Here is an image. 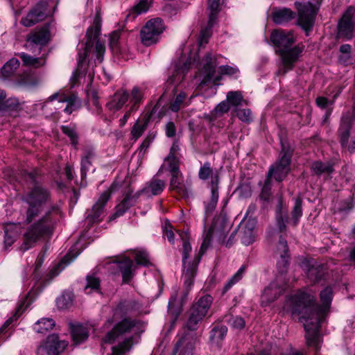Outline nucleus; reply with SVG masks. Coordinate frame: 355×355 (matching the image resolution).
<instances>
[{
	"label": "nucleus",
	"mask_w": 355,
	"mask_h": 355,
	"mask_svg": "<svg viewBox=\"0 0 355 355\" xmlns=\"http://www.w3.org/2000/svg\"><path fill=\"white\" fill-rule=\"evenodd\" d=\"M355 13L354 7H349L343 15L342 18L338 23V35L340 37H345L349 40L352 37L354 31V24L352 17Z\"/></svg>",
	"instance_id": "obj_18"
},
{
	"label": "nucleus",
	"mask_w": 355,
	"mask_h": 355,
	"mask_svg": "<svg viewBox=\"0 0 355 355\" xmlns=\"http://www.w3.org/2000/svg\"><path fill=\"white\" fill-rule=\"evenodd\" d=\"M216 173L219 175L218 171L214 173L211 164L209 162H206L199 169L198 178L200 180L205 181L208 180L209 177L211 178Z\"/></svg>",
	"instance_id": "obj_46"
},
{
	"label": "nucleus",
	"mask_w": 355,
	"mask_h": 355,
	"mask_svg": "<svg viewBox=\"0 0 355 355\" xmlns=\"http://www.w3.org/2000/svg\"><path fill=\"white\" fill-rule=\"evenodd\" d=\"M245 270V266H242L239 270L228 280V282L225 284L223 289V294L227 292L233 285H234L236 282L240 281L243 277V272Z\"/></svg>",
	"instance_id": "obj_48"
},
{
	"label": "nucleus",
	"mask_w": 355,
	"mask_h": 355,
	"mask_svg": "<svg viewBox=\"0 0 355 355\" xmlns=\"http://www.w3.org/2000/svg\"><path fill=\"white\" fill-rule=\"evenodd\" d=\"M212 302L213 297L209 295H205L193 304L189 311L188 319L184 328L191 331L197 330L199 323L207 315Z\"/></svg>",
	"instance_id": "obj_9"
},
{
	"label": "nucleus",
	"mask_w": 355,
	"mask_h": 355,
	"mask_svg": "<svg viewBox=\"0 0 355 355\" xmlns=\"http://www.w3.org/2000/svg\"><path fill=\"white\" fill-rule=\"evenodd\" d=\"M71 329L73 340L76 345L80 344L88 338L87 329L82 324H73L71 327Z\"/></svg>",
	"instance_id": "obj_35"
},
{
	"label": "nucleus",
	"mask_w": 355,
	"mask_h": 355,
	"mask_svg": "<svg viewBox=\"0 0 355 355\" xmlns=\"http://www.w3.org/2000/svg\"><path fill=\"white\" fill-rule=\"evenodd\" d=\"M165 187L166 182L164 180L154 177L146 183L144 187L146 196L147 197L158 196L162 193Z\"/></svg>",
	"instance_id": "obj_27"
},
{
	"label": "nucleus",
	"mask_w": 355,
	"mask_h": 355,
	"mask_svg": "<svg viewBox=\"0 0 355 355\" xmlns=\"http://www.w3.org/2000/svg\"><path fill=\"white\" fill-rule=\"evenodd\" d=\"M255 227V221L249 220L243 228V236L241 242L245 245H251L255 240L254 229Z\"/></svg>",
	"instance_id": "obj_32"
},
{
	"label": "nucleus",
	"mask_w": 355,
	"mask_h": 355,
	"mask_svg": "<svg viewBox=\"0 0 355 355\" xmlns=\"http://www.w3.org/2000/svg\"><path fill=\"white\" fill-rule=\"evenodd\" d=\"M55 322L51 318H42L34 324V330L39 334H46L55 326Z\"/></svg>",
	"instance_id": "obj_41"
},
{
	"label": "nucleus",
	"mask_w": 355,
	"mask_h": 355,
	"mask_svg": "<svg viewBox=\"0 0 355 355\" xmlns=\"http://www.w3.org/2000/svg\"><path fill=\"white\" fill-rule=\"evenodd\" d=\"M5 248L10 247L16 241L20 230L19 223H8L3 225Z\"/></svg>",
	"instance_id": "obj_24"
},
{
	"label": "nucleus",
	"mask_w": 355,
	"mask_h": 355,
	"mask_svg": "<svg viewBox=\"0 0 355 355\" xmlns=\"http://www.w3.org/2000/svg\"><path fill=\"white\" fill-rule=\"evenodd\" d=\"M20 175L31 186L24 194L21 200L27 205L25 211L24 223L29 225L23 234V242L20 250L26 252L33 248L37 242L51 238L62 215L58 204H51L38 219L44 207L51 202L52 194L50 189L41 182V173L38 169L31 171H20Z\"/></svg>",
	"instance_id": "obj_1"
},
{
	"label": "nucleus",
	"mask_w": 355,
	"mask_h": 355,
	"mask_svg": "<svg viewBox=\"0 0 355 355\" xmlns=\"http://www.w3.org/2000/svg\"><path fill=\"white\" fill-rule=\"evenodd\" d=\"M245 270V266H242L239 270L228 280V282L225 284L223 289V294L227 292L233 285H234L236 282L240 281L243 277V272Z\"/></svg>",
	"instance_id": "obj_47"
},
{
	"label": "nucleus",
	"mask_w": 355,
	"mask_h": 355,
	"mask_svg": "<svg viewBox=\"0 0 355 355\" xmlns=\"http://www.w3.org/2000/svg\"><path fill=\"white\" fill-rule=\"evenodd\" d=\"M48 99L49 101L58 99L59 103H66L67 105L64 111L69 114L78 110L81 106V101L75 94L55 93L50 96Z\"/></svg>",
	"instance_id": "obj_21"
},
{
	"label": "nucleus",
	"mask_w": 355,
	"mask_h": 355,
	"mask_svg": "<svg viewBox=\"0 0 355 355\" xmlns=\"http://www.w3.org/2000/svg\"><path fill=\"white\" fill-rule=\"evenodd\" d=\"M166 160L168 162V170L173 173L178 174L180 171L179 168V159L177 156H173L172 155H168Z\"/></svg>",
	"instance_id": "obj_57"
},
{
	"label": "nucleus",
	"mask_w": 355,
	"mask_h": 355,
	"mask_svg": "<svg viewBox=\"0 0 355 355\" xmlns=\"http://www.w3.org/2000/svg\"><path fill=\"white\" fill-rule=\"evenodd\" d=\"M162 96H161L156 104L154 105L150 113L148 114L146 119L142 123H140L139 121H137L133 125L132 130H131V135L132 137V139L136 141L137 139H139L145 130L146 129L148 123L150 120H159L161 118H162L165 114V109L164 107H162L161 101H162Z\"/></svg>",
	"instance_id": "obj_13"
},
{
	"label": "nucleus",
	"mask_w": 355,
	"mask_h": 355,
	"mask_svg": "<svg viewBox=\"0 0 355 355\" xmlns=\"http://www.w3.org/2000/svg\"><path fill=\"white\" fill-rule=\"evenodd\" d=\"M164 30L163 20L160 18L148 21L140 31L141 43L146 46L156 44Z\"/></svg>",
	"instance_id": "obj_11"
},
{
	"label": "nucleus",
	"mask_w": 355,
	"mask_h": 355,
	"mask_svg": "<svg viewBox=\"0 0 355 355\" xmlns=\"http://www.w3.org/2000/svg\"><path fill=\"white\" fill-rule=\"evenodd\" d=\"M282 150L278 160L272 165L268 172L267 176L273 177L277 182L283 181L291 170V162L294 149L287 142L281 140Z\"/></svg>",
	"instance_id": "obj_8"
},
{
	"label": "nucleus",
	"mask_w": 355,
	"mask_h": 355,
	"mask_svg": "<svg viewBox=\"0 0 355 355\" xmlns=\"http://www.w3.org/2000/svg\"><path fill=\"white\" fill-rule=\"evenodd\" d=\"M196 342V334L184 330L175 345L174 354L179 353L180 355H193Z\"/></svg>",
	"instance_id": "obj_14"
},
{
	"label": "nucleus",
	"mask_w": 355,
	"mask_h": 355,
	"mask_svg": "<svg viewBox=\"0 0 355 355\" xmlns=\"http://www.w3.org/2000/svg\"><path fill=\"white\" fill-rule=\"evenodd\" d=\"M18 56L21 59L24 65L39 67L44 64V60L42 58H34L25 53H18Z\"/></svg>",
	"instance_id": "obj_43"
},
{
	"label": "nucleus",
	"mask_w": 355,
	"mask_h": 355,
	"mask_svg": "<svg viewBox=\"0 0 355 355\" xmlns=\"http://www.w3.org/2000/svg\"><path fill=\"white\" fill-rule=\"evenodd\" d=\"M327 270V266L324 263L309 262L307 264L306 275L311 282H317L324 277Z\"/></svg>",
	"instance_id": "obj_23"
},
{
	"label": "nucleus",
	"mask_w": 355,
	"mask_h": 355,
	"mask_svg": "<svg viewBox=\"0 0 355 355\" xmlns=\"http://www.w3.org/2000/svg\"><path fill=\"white\" fill-rule=\"evenodd\" d=\"M95 156L94 149L92 147H87L83 150V154L81 157L80 176L84 180L87 176V171L92 166V160Z\"/></svg>",
	"instance_id": "obj_28"
},
{
	"label": "nucleus",
	"mask_w": 355,
	"mask_h": 355,
	"mask_svg": "<svg viewBox=\"0 0 355 355\" xmlns=\"http://www.w3.org/2000/svg\"><path fill=\"white\" fill-rule=\"evenodd\" d=\"M295 13L288 8H276L272 13V21L275 24L282 25L293 19Z\"/></svg>",
	"instance_id": "obj_25"
},
{
	"label": "nucleus",
	"mask_w": 355,
	"mask_h": 355,
	"mask_svg": "<svg viewBox=\"0 0 355 355\" xmlns=\"http://www.w3.org/2000/svg\"><path fill=\"white\" fill-rule=\"evenodd\" d=\"M302 216V201L300 198L295 200V204L291 211V222L293 226H296Z\"/></svg>",
	"instance_id": "obj_42"
},
{
	"label": "nucleus",
	"mask_w": 355,
	"mask_h": 355,
	"mask_svg": "<svg viewBox=\"0 0 355 355\" xmlns=\"http://www.w3.org/2000/svg\"><path fill=\"white\" fill-rule=\"evenodd\" d=\"M87 97L92 101L94 106L97 109V114H100L102 112V108L99 104L98 92L94 89L87 90Z\"/></svg>",
	"instance_id": "obj_60"
},
{
	"label": "nucleus",
	"mask_w": 355,
	"mask_h": 355,
	"mask_svg": "<svg viewBox=\"0 0 355 355\" xmlns=\"http://www.w3.org/2000/svg\"><path fill=\"white\" fill-rule=\"evenodd\" d=\"M60 129L63 134L69 138L71 145L76 148L78 144L79 137L76 125H61Z\"/></svg>",
	"instance_id": "obj_40"
},
{
	"label": "nucleus",
	"mask_w": 355,
	"mask_h": 355,
	"mask_svg": "<svg viewBox=\"0 0 355 355\" xmlns=\"http://www.w3.org/2000/svg\"><path fill=\"white\" fill-rule=\"evenodd\" d=\"M44 344L48 347L51 355H59L68 345L67 342L60 340L55 334L49 336Z\"/></svg>",
	"instance_id": "obj_26"
},
{
	"label": "nucleus",
	"mask_w": 355,
	"mask_h": 355,
	"mask_svg": "<svg viewBox=\"0 0 355 355\" xmlns=\"http://www.w3.org/2000/svg\"><path fill=\"white\" fill-rule=\"evenodd\" d=\"M283 288L278 287L275 282L271 283L263 292L262 299L271 302L275 301L282 293Z\"/></svg>",
	"instance_id": "obj_34"
},
{
	"label": "nucleus",
	"mask_w": 355,
	"mask_h": 355,
	"mask_svg": "<svg viewBox=\"0 0 355 355\" xmlns=\"http://www.w3.org/2000/svg\"><path fill=\"white\" fill-rule=\"evenodd\" d=\"M99 33L100 28L97 25L88 28L86 33L87 41L83 51L80 50L78 52V66L72 76L74 83L78 82L80 76L88 75L90 79L92 78L94 72L93 69H91L89 64L86 62V58L94 44H96V60L98 63L102 62L103 60V55L105 49L104 44H101L98 40Z\"/></svg>",
	"instance_id": "obj_5"
},
{
	"label": "nucleus",
	"mask_w": 355,
	"mask_h": 355,
	"mask_svg": "<svg viewBox=\"0 0 355 355\" xmlns=\"http://www.w3.org/2000/svg\"><path fill=\"white\" fill-rule=\"evenodd\" d=\"M207 10L209 11L208 18L211 21L214 19H218V15L220 11V0H208Z\"/></svg>",
	"instance_id": "obj_49"
},
{
	"label": "nucleus",
	"mask_w": 355,
	"mask_h": 355,
	"mask_svg": "<svg viewBox=\"0 0 355 355\" xmlns=\"http://www.w3.org/2000/svg\"><path fill=\"white\" fill-rule=\"evenodd\" d=\"M220 178L217 173L211 177V180L209 183V187L211 190L210 199L205 202V217L207 219L211 216L216 209L218 200V184Z\"/></svg>",
	"instance_id": "obj_17"
},
{
	"label": "nucleus",
	"mask_w": 355,
	"mask_h": 355,
	"mask_svg": "<svg viewBox=\"0 0 355 355\" xmlns=\"http://www.w3.org/2000/svg\"><path fill=\"white\" fill-rule=\"evenodd\" d=\"M354 121H355V116L353 117L350 112L345 113L341 117L338 135L343 148L347 146Z\"/></svg>",
	"instance_id": "obj_19"
},
{
	"label": "nucleus",
	"mask_w": 355,
	"mask_h": 355,
	"mask_svg": "<svg viewBox=\"0 0 355 355\" xmlns=\"http://www.w3.org/2000/svg\"><path fill=\"white\" fill-rule=\"evenodd\" d=\"M230 109V105L225 101H223L218 103L212 112V114L215 119L222 116L224 114L227 113Z\"/></svg>",
	"instance_id": "obj_52"
},
{
	"label": "nucleus",
	"mask_w": 355,
	"mask_h": 355,
	"mask_svg": "<svg viewBox=\"0 0 355 355\" xmlns=\"http://www.w3.org/2000/svg\"><path fill=\"white\" fill-rule=\"evenodd\" d=\"M135 203L132 201L130 193L125 191L124 198L122 201L116 206L115 212L110 216V220H114L116 218L123 216L131 207Z\"/></svg>",
	"instance_id": "obj_29"
},
{
	"label": "nucleus",
	"mask_w": 355,
	"mask_h": 355,
	"mask_svg": "<svg viewBox=\"0 0 355 355\" xmlns=\"http://www.w3.org/2000/svg\"><path fill=\"white\" fill-rule=\"evenodd\" d=\"M271 178L267 176L260 194L261 199L264 201H268L271 196Z\"/></svg>",
	"instance_id": "obj_55"
},
{
	"label": "nucleus",
	"mask_w": 355,
	"mask_h": 355,
	"mask_svg": "<svg viewBox=\"0 0 355 355\" xmlns=\"http://www.w3.org/2000/svg\"><path fill=\"white\" fill-rule=\"evenodd\" d=\"M142 101V92L138 87H135L131 92V102L132 105L130 107L137 110L139 105Z\"/></svg>",
	"instance_id": "obj_53"
},
{
	"label": "nucleus",
	"mask_w": 355,
	"mask_h": 355,
	"mask_svg": "<svg viewBox=\"0 0 355 355\" xmlns=\"http://www.w3.org/2000/svg\"><path fill=\"white\" fill-rule=\"evenodd\" d=\"M226 101L234 109H239V106L247 105L248 101L244 99L241 91H230L227 93Z\"/></svg>",
	"instance_id": "obj_33"
},
{
	"label": "nucleus",
	"mask_w": 355,
	"mask_h": 355,
	"mask_svg": "<svg viewBox=\"0 0 355 355\" xmlns=\"http://www.w3.org/2000/svg\"><path fill=\"white\" fill-rule=\"evenodd\" d=\"M45 252L46 251L40 252L35 263V269L33 275L34 278L36 279L37 281H39L41 279V275L39 273L38 270L44 262Z\"/></svg>",
	"instance_id": "obj_61"
},
{
	"label": "nucleus",
	"mask_w": 355,
	"mask_h": 355,
	"mask_svg": "<svg viewBox=\"0 0 355 355\" xmlns=\"http://www.w3.org/2000/svg\"><path fill=\"white\" fill-rule=\"evenodd\" d=\"M207 25L202 29L200 35V44H207L208 39L210 37L212 33V28L216 23L217 20L214 19L211 21L210 18H208Z\"/></svg>",
	"instance_id": "obj_45"
},
{
	"label": "nucleus",
	"mask_w": 355,
	"mask_h": 355,
	"mask_svg": "<svg viewBox=\"0 0 355 355\" xmlns=\"http://www.w3.org/2000/svg\"><path fill=\"white\" fill-rule=\"evenodd\" d=\"M49 14L48 3L41 1L36 4L25 17L21 19V23L26 27H31L44 20Z\"/></svg>",
	"instance_id": "obj_15"
},
{
	"label": "nucleus",
	"mask_w": 355,
	"mask_h": 355,
	"mask_svg": "<svg viewBox=\"0 0 355 355\" xmlns=\"http://www.w3.org/2000/svg\"><path fill=\"white\" fill-rule=\"evenodd\" d=\"M135 261L137 265L148 266L150 265L148 253L144 250H134Z\"/></svg>",
	"instance_id": "obj_50"
},
{
	"label": "nucleus",
	"mask_w": 355,
	"mask_h": 355,
	"mask_svg": "<svg viewBox=\"0 0 355 355\" xmlns=\"http://www.w3.org/2000/svg\"><path fill=\"white\" fill-rule=\"evenodd\" d=\"M214 230L215 227L214 225H212L209 228L208 232L207 233L203 240V242L202 243L198 254L195 257L192 261H189L188 263H187L186 261L189 257V254L191 251V246L188 241H183L182 264L184 270L182 274V279L184 281V288L181 300L182 303H184V301L187 300V296L193 286L194 278L197 273L198 264L200 261L202 256L203 255V254L210 245L211 235L214 233Z\"/></svg>",
	"instance_id": "obj_4"
},
{
	"label": "nucleus",
	"mask_w": 355,
	"mask_h": 355,
	"mask_svg": "<svg viewBox=\"0 0 355 355\" xmlns=\"http://www.w3.org/2000/svg\"><path fill=\"white\" fill-rule=\"evenodd\" d=\"M19 106V102L16 98L4 99L3 104L0 105V111H10L16 110Z\"/></svg>",
	"instance_id": "obj_58"
},
{
	"label": "nucleus",
	"mask_w": 355,
	"mask_h": 355,
	"mask_svg": "<svg viewBox=\"0 0 355 355\" xmlns=\"http://www.w3.org/2000/svg\"><path fill=\"white\" fill-rule=\"evenodd\" d=\"M19 67V61L17 58H11L1 69V73L4 78L12 76Z\"/></svg>",
	"instance_id": "obj_39"
},
{
	"label": "nucleus",
	"mask_w": 355,
	"mask_h": 355,
	"mask_svg": "<svg viewBox=\"0 0 355 355\" xmlns=\"http://www.w3.org/2000/svg\"><path fill=\"white\" fill-rule=\"evenodd\" d=\"M333 297V289L327 286L320 291L321 304L316 302L315 296L313 293L305 291H298L289 296L286 300V306L291 314L301 315L300 320L304 322L309 346L318 347L320 324L330 309Z\"/></svg>",
	"instance_id": "obj_2"
},
{
	"label": "nucleus",
	"mask_w": 355,
	"mask_h": 355,
	"mask_svg": "<svg viewBox=\"0 0 355 355\" xmlns=\"http://www.w3.org/2000/svg\"><path fill=\"white\" fill-rule=\"evenodd\" d=\"M138 321L130 318H125L116 323L111 331L105 336L103 340L112 343L116 339H123L118 345L112 347L111 355H122L133 345L134 335L137 333Z\"/></svg>",
	"instance_id": "obj_7"
},
{
	"label": "nucleus",
	"mask_w": 355,
	"mask_h": 355,
	"mask_svg": "<svg viewBox=\"0 0 355 355\" xmlns=\"http://www.w3.org/2000/svg\"><path fill=\"white\" fill-rule=\"evenodd\" d=\"M87 284L85 286V291L86 293H89L90 291H98L100 289V279L94 274L88 275L86 277Z\"/></svg>",
	"instance_id": "obj_44"
},
{
	"label": "nucleus",
	"mask_w": 355,
	"mask_h": 355,
	"mask_svg": "<svg viewBox=\"0 0 355 355\" xmlns=\"http://www.w3.org/2000/svg\"><path fill=\"white\" fill-rule=\"evenodd\" d=\"M72 250H70L60 261L58 264V267L63 269L67 265L70 263L78 255L79 253H76L75 254L71 255Z\"/></svg>",
	"instance_id": "obj_64"
},
{
	"label": "nucleus",
	"mask_w": 355,
	"mask_h": 355,
	"mask_svg": "<svg viewBox=\"0 0 355 355\" xmlns=\"http://www.w3.org/2000/svg\"><path fill=\"white\" fill-rule=\"evenodd\" d=\"M49 39V31L47 28L44 27L40 31L32 33L28 37V41L34 44L43 46L48 43Z\"/></svg>",
	"instance_id": "obj_31"
},
{
	"label": "nucleus",
	"mask_w": 355,
	"mask_h": 355,
	"mask_svg": "<svg viewBox=\"0 0 355 355\" xmlns=\"http://www.w3.org/2000/svg\"><path fill=\"white\" fill-rule=\"evenodd\" d=\"M216 58L212 57L211 54H207L205 58V63L203 66V72L205 75L199 85L200 87L202 88L204 85L209 83L218 85V82L221 80V76L220 75L216 74Z\"/></svg>",
	"instance_id": "obj_16"
},
{
	"label": "nucleus",
	"mask_w": 355,
	"mask_h": 355,
	"mask_svg": "<svg viewBox=\"0 0 355 355\" xmlns=\"http://www.w3.org/2000/svg\"><path fill=\"white\" fill-rule=\"evenodd\" d=\"M270 41L278 50L279 63L277 73L284 76L287 72L295 67L300 60L304 49L302 43L292 46L295 39L291 32H286L282 29L275 30L270 35Z\"/></svg>",
	"instance_id": "obj_3"
},
{
	"label": "nucleus",
	"mask_w": 355,
	"mask_h": 355,
	"mask_svg": "<svg viewBox=\"0 0 355 355\" xmlns=\"http://www.w3.org/2000/svg\"><path fill=\"white\" fill-rule=\"evenodd\" d=\"M163 236H166L168 241L171 243H175V234L173 231V226L168 220H166L162 227Z\"/></svg>",
	"instance_id": "obj_56"
},
{
	"label": "nucleus",
	"mask_w": 355,
	"mask_h": 355,
	"mask_svg": "<svg viewBox=\"0 0 355 355\" xmlns=\"http://www.w3.org/2000/svg\"><path fill=\"white\" fill-rule=\"evenodd\" d=\"M227 328L225 325H217L210 331L209 340L213 343L219 345L227 335Z\"/></svg>",
	"instance_id": "obj_37"
},
{
	"label": "nucleus",
	"mask_w": 355,
	"mask_h": 355,
	"mask_svg": "<svg viewBox=\"0 0 355 355\" xmlns=\"http://www.w3.org/2000/svg\"><path fill=\"white\" fill-rule=\"evenodd\" d=\"M170 189L183 197H188L191 193V184H184L181 172H179L178 174H171Z\"/></svg>",
	"instance_id": "obj_22"
},
{
	"label": "nucleus",
	"mask_w": 355,
	"mask_h": 355,
	"mask_svg": "<svg viewBox=\"0 0 355 355\" xmlns=\"http://www.w3.org/2000/svg\"><path fill=\"white\" fill-rule=\"evenodd\" d=\"M311 169L312 172L318 175H330L334 171V164L331 162L315 161L311 164Z\"/></svg>",
	"instance_id": "obj_30"
},
{
	"label": "nucleus",
	"mask_w": 355,
	"mask_h": 355,
	"mask_svg": "<svg viewBox=\"0 0 355 355\" xmlns=\"http://www.w3.org/2000/svg\"><path fill=\"white\" fill-rule=\"evenodd\" d=\"M119 187L118 183L113 182L110 189L101 195L92 208L87 211L85 220L88 225H92L103 220L105 205L110 200L111 193L114 192Z\"/></svg>",
	"instance_id": "obj_10"
},
{
	"label": "nucleus",
	"mask_w": 355,
	"mask_h": 355,
	"mask_svg": "<svg viewBox=\"0 0 355 355\" xmlns=\"http://www.w3.org/2000/svg\"><path fill=\"white\" fill-rule=\"evenodd\" d=\"M186 94L184 92H180L178 94L174 101L170 105V109L171 111L176 112L180 110L182 104L186 98Z\"/></svg>",
	"instance_id": "obj_59"
},
{
	"label": "nucleus",
	"mask_w": 355,
	"mask_h": 355,
	"mask_svg": "<svg viewBox=\"0 0 355 355\" xmlns=\"http://www.w3.org/2000/svg\"><path fill=\"white\" fill-rule=\"evenodd\" d=\"M29 305V302H27V298H25L21 302L20 304L18 305L17 309H16V311H15V313L13 317H11L10 318H8L5 322L4 324L7 326V327H9L11 323L15 320H17V318H19L20 316V315L22 314V313L26 310V309L28 307V306Z\"/></svg>",
	"instance_id": "obj_51"
},
{
	"label": "nucleus",
	"mask_w": 355,
	"mask_h": 355,
	"mask_svg": "<svg viewBox=\"0 0 355 355\" xmlns=\"http://www.w3.org/2000/svg\"><path fill=\"white\" fill-rule=\"evenodd\" d=\"M229 324L234 329H242L245 325V320L240 316H232L228 320Z\"/></svg>",
	"instance_id": "obj_62"
},
{
	"label": "nucleus",
	"mask_w": 355,
	"mask_h": 355,
	"mask_svg": "<svg viewBox=\"0 0 355 355\" xmlns=\"http://www.w3.org/2000/svg\"><path fill=\"white\" fill-rule=\"evenodd\" d=\"M138 303L135 300H124L121 302L114 310V315L119 313L124 316L137 309Z\"/></svg>",
	"instance_id": "obj_36"
},
{
	"label": "nucleus",
	"mask_w": 355,
	"mask_h": 355,
	"mask_svg": "<svg viewBox=\"0 0 355 355\" xmlns=\"http://www.w3.org/2000/svg\"><path fill=\"white\" fill-rule=\"evenodd\" d=\"M276 226L278 232L274 235L275 245V254L279 256L277 266L279 272L284 274L287 271L290 254L289 248L286 241V223L288 221L287 211L283 209L282 199H279L275 211Z\"/></svg>",
	"instance_id": "obj_6"
},
{
	"label": "nucleus",
	"mask_w": 355,
	"mask_h": 355,
	"mask_svg": "<svg viewBox=\"0 0 355 355\" xmlns=\"http://www.w3.org/2000/svg\"><path fill=\"white\" fill-rule=\"evenodd\" d=\"M298 10V18L297 24L309 35L315 24V16L317 14L314 5L311 2H307L302 5L299 2L295 3Z\"/></svg>",
	"instance_id": "obj_12"
},
{
	"label": "nucleus",
	"mask_w": 355,
	"mask_h": 355,
	"mask_svg": "<svg viewBox=\"0 0 355 355\" xmlns=\"http://www.w3.org/2000/svg\"><path fill=\"white\" fill-rule=\"evenodd\" d=\"M150 7V2L148 0H139L131 9L130 13L127 15L126 19L131 17L132 19H135L138 15L148 11Z\"/></svg>",
	"instance_id": "obj_38"
},
{
	"label": "nucleus",
	"mask_w": 355,
	"mask_h": 355,
	"mask_svg": "<svg viewBox=\"0 0 355 355\" xmlns=\"http://www.w3.org/2000/svg\"><path fill=\"white\" fill-rule=\"evenodd\" d=\"M113 98L117 102L118 105L122 107L129 98V94L126 91L116 92Z\"/></svg>",
	"instance_id": "obj_63"
},
{
	"label": "nucleus",
	"mask_w": 355,
	"mask_h": 355,
	"mask_svg": "<svg viewBox=\"0 0 355 355\" xmlns=\"http://www.w3.org/2000/svg\"><path fill=\"white\" fill-rule=\"evenodd\" d=\"M122 275L123 282L128 284L135 276L136 266L132 259L125 256L116 258L113 261Z\"/></svg>",
	"instance_id": "obj_20"
},
{
	"label": "nucleus",
	"mask_w": 355,
	"mask_h": 355,
	"mask_svg": "<svg viewBox=\"0 0 355 355\" xmlns=\"http://www.w3.org/2000/svg\"><path fill=\"white\" fill-rule=\"evenodd\" d=\"M234 111L242 122L250 123L252 121V114L250 109H234Z\"/></svg>",
	"instance_id": "obj_54"
}]
</instances>
